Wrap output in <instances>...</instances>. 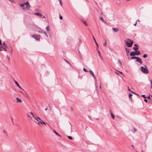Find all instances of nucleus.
<instances>
[{
  "mask_svg": "<svg viewBox=\"0 0 152 152\" xmlns=\"http://www.w3.org/2000/svg\"><path fill=\"white\" fill-rule=\"evenodd\" d=\"M19 6L21 9L25 11L28 10L30 7V5L28 1L23 3L20 4Z\"/></svg>",
  "mask_w": 152,
  "mask_h": 152,
  "instance_id": "1",
  "label": "nucleus"
},
{
  "mask_svg": "<svg viewBox=\"0 0 152 152\" xmlns=\"http://www.w3.org/2000/svg\"><path fill=\"white\" fill-rule=\"evenodd\" d=\"M126 45L128 47H131L133 43V41L129 39H127L124 41Z\"/></svg>",
  "mask_w": 152,
  "mask_h": 152,
  "instance_id": "2",
  "label": "nucleus"
},
{
  "mask_svg": "<svg viewBox=\"0 0 152 152\" xmlns=\"http://www.w3.org/2000/svg\"><path fill=\"white\" fill-rule=\"evenodd\" d=\"M141 71L145 74H147L148 73V70L146 66H144V67L141 66L140 68Z\"/></svg>",
  "mask_w": 152,
  "mask_h": 152,
  "instance_id": "3",
  "label": "nucleus"
},
{
  "mask_svg": "<svg viewBox=\"0 0 152 152\" xmlns=\"http://www.w3.org/2000/svg\"><path fill=\"white\" fill-rule=\"evenodd\" d=\"M32 37L35 39L39 40L40 39V36L39 35L33 34Z\"/></svg>",
  "mask_w": 152,
  "mask_h": 152,
  "instance_id": "4",
  "label": "nucleus"
},
{
  "mask_svg": "<svg viewBox=\"0 0 152 152\" xmlns=\"http://www.w3.org/2000/svg\"><path fill=\"white\" fill-rule=\"evenodd\" d=\"M136 59L137 62H139L141 64H142V62L141 59L140 58L137 57Z\"/></svg>",
  "mask_w": 152,
  "mask_h": 152,
  "instance_id": "5",
  "label": "nucleus"
},
{
  "mask_svg": "<svg viewBox=\"0 0 152 152\" xmlns=\"http://www.w3.org/2000/svg\"><path fill=\"white\" fill-rule=\"evenodd\" d=\"M89 72L91 75L93 77L94 79H96V78L95 76H94V73L91 70H89Z\"/></svg>",
  "mask_w": 152,
  "mask_h": 152,
  "instance_id": "6",
  "label": "nucleus"
},
{
  "mask_svg": "<svg viewBox=\"0 0 152 152\" xmlns=\"http://www.w3.org/2000/svg\"><path fill=\"white\" fill-rule=\"evenodd\" d=\"M15 83L16 84V85L17 86L20 88L22 89L24 91V90L20 86L18 83L15 80Z\"/></svg>",
  "mask_w": 152,
  "mask_h": 152,
  "instance_id": "7",
  "label": "nucleus"
},
{
  "mask_svg": "<svg viewBox=\"0 0 152 152\" xmlns=\"http://www.w3.org/2000/svg\"><path fill=\"white\" fill-rule=\"evenodd\" d=\"M130 55L131 56H133L136 55L135 51H132L130 53Z\"/></svg>",
  "mask_w": 152,
  "mask_h": 152,
  "instance_id": "8",
  "label": "nucleus"
},
{
  "mask_svg": "<svg viewBox=\"0 0 152 152\" xmlns=\"http://www.w3.org/2000/svg\"><path fill=\"white\" fill-rule=\"evenodd\" d=\"M34 15H37V16H39V17H42V15L41 14H40L39 13H38V12H37V13H34Z\"/></svg>",
  "mask_w": 152,
  "mask_h": 152,
  "instance_id": "9",
  "label": "nucleus"
},
{
  "mask_svg": "<svg viewBox=\"0 0 152 152\" xmlns=\"http://www.w3.org/2000/svg\"><path fill=\"white\" fill-rule=\"evenodd\" d=\"M125 49H126V56H129V50L126 48H125Z\"/></svg>",
  "mask_w": 152,
  "mask_h": 152,
  "instance_id": "10",
  "label": "nucleus"
},
{
  "mask_svg": "<svg viewBox=\"0 0 152 152\" xmlns=\"http://www.w3.org/2000/svg\"><path fill=\"white\" fill-rule=\"evenodd\" d=\"M81 21H82V22L86 26H87V24L86 22V20H85L84 19H82L81 20Z\"/></svg>",
  "mask_w": 152,
  "mask_h": 152,
  "instance_id": "11",
  "label": "nucleus"
},
{
  "mask_svg": "<svg viewBox=\"0 0 152 152\" xmlns=\"http://www.w3.org/2000/svg\"><path fill=\"white\" fill-rule=\"evenodd\" d=\"M38 32L39 33L45 34V33L44 32L45 31L41 29L38 30Z\"/></svg>",
  "mask_w": 152,
  "mask_h": 152,
  "instance_id": "12",
  "label": "nucleus"
},
{
  "mask_svg": "<svg viewBox=\"0 0 152 152\" xmlns=\"http://www.w3.org/2000/svg\"><path fill=\"white\" fill-rule=\"evenodd\" d=\"M16 99L17 100V102H20V103L22 102V101L21 100V99H19L18 97H17L16 98Z\"/></svg>",
  "mask_w": 152,
  "mask_h": 152,
  "instance_id": "13",
  "label": "nucleus"
},
{
  "mask_svg": "<svg viewBox=\"0 0 152 152\" xmlns=\"http://www.w3.org/2000/svg\"><path fill=\"white\" fill-rule=\"evenodd\" d=\"M100 20L102 21L103 23H106V22L105 21L104 19H103V18L102 17H100Z\"/></svg>",
  "mask_w": 152,
  "mask_h": 152,
  "instance_id": "14",
  "label": "nucleus"
},
{
  "mask_svg": "<svg viewBox=\"0 0 152 152\" xmlns=\"http://www.w3.org/2000/svg\"><path fill=\"white\" fill-rule=\"evenodd\" d=\"M112 29L115 32H116L118 31V29L117 28H113Z\"/></svg>",
  "mask_w": 152,
  "mask_h": 152,
  "instance_id": "15",
  "label": "nucleus"
},
{
  "mask_svg": "<svg viewBox=\"0 0 152 152\" xmlns=\"http://www.w3.org/2000/svg\"><path fill=\"white\" fill-rule=\"evenodd\" d=\"M136 131V129L135 128H133L131 130V132H132L133 133H134Z\"/></svg>",
  "mask_w": 152,
  "mask_h": 152,
  "instance_id": "16",
  "label": "nucleus"
},
{
  "mask_svg": "<svg viewBox=\"0 0 152 152\" xmlns=\"http://www.w3.org/2000/svg\"><path fill=\"white\" fill-rule=\"evenodd\" d=\"M1 47H7V45H6V44H5V42H3Z\"/></svg>",
  "mask_w": 152,
  "mask_h": 152,
  "instance_id": "17",
  "label": "nucleus"
},
{
  "mask_svg": "<svg viewBox=\"0 0 152 152\" xmlns=\"http://www.w3.org/2000/svg\"><path fill=\"white\" fill-rule=\"evenodd\" d=\"M50 30V27L49 26H48L46 27V30L47 31H49Z\"/></svg>",
  "mask_w": 152,
  "mask_h": 152,
  "instance_id": "18",
  "label": "nucleus"
},
{
  "mask_svg": "<svg viewBox=\"0 0 152 152\" xmlns=\"http://www.w3.org/2000/svg\"><path fill=\"white\" fill-rule=\"evenodd\" d=\"M135 52H136V55H139L140 54V53L139 51H137V50Z\"/></svg>",
  "mask_w": 152,
  "mask_h": 152,
  "instance_id": "19",
  "label": "nucleus"
},
{
  "mask_svg": "<svg viewBox=\"0 0 152 152\" xmlns=\"http://www.w3.org/2000/svg\"><path fill=\"white\" fill-rule=\"evenodd\" d=\"M34 118H35V119H36V120L38 121V124H39V120H38V119H39V120H41L40 118L39 117H37V118L34 117Z\"/></svg>",
  "mask_w": 152,
  "mask_h": 152,
  "instance_id": "20",
  "label": "nucleus"
},
{
  "mask_svg": "<svg viewBox=\"0 0 152 152\" xmlns=\"http://www.w3.org/2000/svg\"><path fill=\"white\" fill-rule=\"evenodd\" d=\"M93 39H94V41H95V44H96V46H97V47H99V46H98V44H97V43L96 42V40H95V39L94 38V36H93Z\"/></svg>",
  "mask_w": 152,
  "mask_h": 152,
  "instance_id": "21",
  "label": "nucleus"
},
{
  "mask_svg": "<svg viewBox=\"0 0 152 152\" xmlns=\"http://www.w3.org/2000/svg\"><path fill=\"white\" fill-rule=\"evenodd\" d=\"M41 121H39V123H40L41 124H46L45 123L42 121L41 119L40 120Z\"/></svg>",
  "mask_w": 152,
  "mask_h": 152,
  "instance_id": "22",
  "label": "nucleus"
},
{
  "mask_svg": "<svg viewBox=\"0 0 152 152\" xmlns=\"http://www.w3.org/2000/svg\"><path fill=\"white\" fill-rule=\"evenodd\" d=\"M133 49L134 50L137 51L138 49V47H134L133 48Z\"/></svg>",
  "mask_w": 152,
  "mask_h": 152,
  "instance_id": "23",
  "label": "nucleus"
},
{
  "mask_svg": "<svg viewBox=\"0 0 152 152\" xmlns=\"http://www.w3.org/2000/svg\"><path fill=\"white\" fill-rule=\"evenodd\" d=\"M132 96V94H129V98L130 100H131V99H132L131 97Z\"/></svg>",
  "mask_w": 152,
  "mask_h": 152,
  "instance_id": "24",
  "label": "nucleus"
},
{
  "mask_svg": "<svg viewBox=\"0 0 152 152\" xmlns=\"http://www.w3.org/2000/svg\"><path fill=\"white\" fill-rule=\"evenodd\" d=\"M53 132L57 135H58L59 137H61V136L59 134L56 132L55 131L53 130Z\"/></svg>",
  "mask_w": 152,
  "mask_h": 152,
  "instance_id": "25",
  "label": "nucleus"
},
{
  "mask_svg": "<svg viewBox=\"0 0 152 152\" xmlns=\"http://www.w3.org/2000/svg\"><path fill=\"white\" fill-rule=\"evenodd\" d=\"M98 53L99 54V56L101 58H102V56H101L100 52L99 51V50H98Z\"/></svg>",
  "mask_w": 152,
  "mask_h": 152,
  "instance_id": "26",
  "label": "nucleus"
},
{
  "mask_svg": "<svg viewBox=\"0 0 152 152\" xmlns=\"http://www.w3.org/2000/svg\"><path fill=\"white\" fill-rule=\"evenodd\" d=\"M147 56H148L146 54H144L143 56V58H146L147 57Z\"/></svg>",
  "mask_w": 152,
  "mask_h": 152,
  "instance_id": "27",
  "label": "nucleus"
},
{
  "mask_svg": "<svg viewBox=\"0 0 152 152\" xmlns=\"http://www.w3.org/2000/svg\"><path fill=\"white\" fill-rule=\"evenodd\" d=\"M111 115L112 117L113 118V119H114V115L112 113H111Z\"/></svg>",
  "mask_w": 152,
  "mask_h": 152,
  "instance_id": "28",
  "label": "nucleus"
},
{
  "mask_svg": "<svg viewBox=\"0 0 152 152\" xmlns=\"http://www.w3.org/2000/svg\"><path fill=\"white\" fill-rule=\"evenodd\" d=\"M67 137L69 139L71 140H72V138L71 136H68Z\"/></svg>",
  "mask_w": 152,
  "mask_h": 152,
  "instance_id": "29",
  "label": "nucleus"
},
{
  "mask_svg": "<svg viewBox=\"0 0 152 152\" xmlns=\"http://www.w3.org/2000/svg\"><path fill=\"white\" fill-rule=\"evenodd\" d=\"M136 58H137V57L133 56V57H132L131 58V59H136Z\"/></svg>",
  "mask_w": 152,
  "mask_h": 152,
  "instance_id": "30",
  "label": "nucleus"
},
{
  "mask_svg": "<svg viewBox=\"0 0 152 152\" xmlns=\"http://www.w3.org/2000/svg\"><path fill=\"white\" fill-rule=\"evenodd\" d=\"M118 62L120 64V66H121V65H122V63L120 61V60H118Z\"/></svg>",
  "mask_w": 152,
  "mask_h": 152,
  "instance_id": "31",
  "label": "nucleus"
},
{
  "mask_svg": "<svg viewBox=\"0 0 152 152\" xmlns=\"http://www.w3.org/2000/svg\"><path fill=\"white\" fill-rule=\"evenodd\" d=\"M1 48L4 49L5 51H7V50L6 49V47H1Z\"/></svg>",
  "mask_w": 152,
  "mask_h": 152,
  "instance_id": "32",
  "label": "nucleus"
},
{
  "mask_svg": "<svg viewBox=\"0 0 152 152\" xmlns=\"http://www.w3.org/2000/svg\"><path fill=\"white\" fill-rule=\"evenodd\" d=\"M64 60L66 61V62H67L69 65H71L70 64V63L68 61H67L65 59H64Z\"/></svg>",
  "mask_w": 152,
  "mask_h": 152,
  "instance_id": "33",
  "label": "nucleus"
},
{
  "mask_svg": "<svg viewBox=\"0 0 152 152\" xmlns=\"http://www.w3.org/2000/svg\"><path fill=\"white\" fill-rule=\"evenodd\" d=\"M59 2L60 3V5L62 6V1L61 0H59Z\"/></svg>",
  "mask_w": 152,
  "mask_h": 152,
  "instance_id": "34",
  "label": "nucleus"
},
{
  "mask_svg": "<svg viewBox=\"0 0 152 152\" xmlns=\"http://www.w3.org/2000/svg\"><path fill=\"white\" fill-rule=\"evenodd\" d=\"M106 41H105V42L103 43V45L104 46H106L107 43H106Z\"/></svg>",
  "mask_w": 152,
  "mask_h": 152,
  "instance_id": "35",
  "label": "nucleus"
},
{
  "mask_svg": "<svg viewBox=\"0 0 152 152\" xmlns=\"http://www.w3.org/2000/svg\"><path fill=\"white\" fill-rule=\"evenodd\" d=\"M83 70L85 72H88V71L87 70H86V69H85L84 68H83Z\"/></svg>",
  "mask_w": 152,
  "mask_h": 152,
  "instance_id": "36",
  "label": "nucleus"
},
{
  "mask_svg": "<svg viewBox=\"0 0 152 152\" xmlns=\"http://www.w3.org/2000/svg\"><path fill=\"white\" fill-rule=\"evenodd\" d=\"M141 96L143 97V98H146V97L145 96V95H142Z\"/></svg>",
  "mask_w": 152,
  "mask_h": 152,
  "instance_id": "37",
  "label": "nucleus"
},
{
  "mask_svg": "<svg viewBox=\"0 0 152 152\" xmlns=\"http://www.w3.org/2000/svg\"><path fill=\"white\" fill-rule=\"evenodd\" d=\"M59 15H60V16H59V18H60V20H62L63 19L61 15H60V14H59Z\"/></svg>",
  "mask_w": 152,
  "mask_h": 152,
  "instance_id": "38",
  "label": "nucleus"
},
{
  "mask_svg": "<svg viewBox=\"0 0 152 152\" xmlns=\"http://www.w3.org/2000/svg\"><path fill=\"white\" fill-rule=\"evenodd\" d=\"M30 113V114H31V115H32V116H33V117H34V114H33V113L32 112H31Z\"/></svg>",
  "mask_w": 152,
  "mask_h": 152,
  "instance_id": "39",
  "label": "nucleus"
},
{
  "mask_svg": "<svg viewBox=\"0 0 152 152\" xmlns=\"http://www.w3.org/2000/svg\"><path fill=\"white\" fill-rule=\"evenodd\" d=\"M128 90L129 92H131L132 91L129 88V87H128Z\"/></svg>",
  "mask_w": 152,
  "mask_h": 152,
  "instance_id": "40",
  "label": "nucleus"
},
{
  "mask_svg": "<svg viewBox=\"0 0 152 152\" xmlns=\"http://www.w3.org/2000/svg\"><path fill=\"white\" fill-rule=\"evenodd\" d=\"M44 32L45 33V34H45V35L46 36H47V37H48V36L46 32L45 31Z\"/></svg>",
  "mask_w": 152,
  "mask_h": 152,
  "instance_id": "41",
  "label": "nucleus"
},
{
  "mask_svg": "<svg viewBox=\"0 0 152 152\" xmlns=\"http://www.w3.org/2000/svg\"><path fill=\"white\" fill-rule=\"evenodd\" d=\"M144 101L145 102H147V99H144Z\"/></svg>",
  "mask_w": 152,
  "mask_h": 152,
  "instance_id": "42",
  "label": "nucleus"
},
{
  "mask_svg": "<svg viewBox=\"0 0 152 152\" xmlns=\"http://www.w3.org/2000/svg\"><path fill=\"white\" fill-rule=\"evenodd\" d=\"M134 94L138 96L139 97H140V96L139 95L135 93H134Z\"/></svg>",
  "mask_w": 152,
  "mask_h": 152,
  "instance_id": "43",
  "label": "nucleus"
},
{
  "mask_svg": "<svg viewBox=\"0 0 152 152\" xmlns=\"http://www.w3.org/2000/svg\"><path fill=\"white\" fill-rule=\"evenodd\" d=\"M134 46H135L136 47H138L137 45L136 44H135L134 45Z\"/></svg>",
  "mask_w": 152,
  "mask_h": 152,
  "instance_id": "44",
  "label": "nucleus"
},
{
  "mask_svg": "<svg viewBox=\"0 0 152 152\" xmlns=\"http://www.w3.org/2000/svg\"><path fill=\"white\" fill-rule=\"evenodd\" d=\"M137 24V21L134 24V25L135 26Z\"/></svg>",
  "mask_w": 152,
  "mask_h": 152,
  "instance_id": "45",
  "label": "nucleus"
},
{
  "mask_svg": "<svg viewBox=\"0 0 152 152\" xmlns=\"http://www.w3.org/2000/svg\"><path fill=\"white\" fill-rule=\"evenodd\" d=\"M150 95L148 97V99H150Z\"/></svg>",
  "mask_w": 152,
  "mask_h": 152,
  "instance_id": "46",
  "label": "nucleus"
},
{
  "mask_svg": "<svg viewBox=\"0 0 152 152\" xmlns=\"http://www.w3.org/2000/svg\"><path fill=\"white\" fill-rule=\"evenodd\" d=\"M2 45L1 41L0 40V45Z\"/></svg>",
  "mask_w": 152,
  "mask_h": 152,
  "instance_id": "47",
  "label": "nucleus"
},
{
  "mask_svg": "<svg viewBox=\"0 0 152 152\" xmlns=\"http://www.w3.org/2000/svg\"><path fill=\"white\" fill-rule=\"evenodd\" d=\"M150 81H151V85H152V79Z\"/></svg>",
  "mask_w": 152,
  "mask_h": 152,
  "instance_id": "48",
  "label": "nucleus"
},
{
  "mask_svg": "<svg viewBox=\"0 0 152 152\" xmlns=\"http://www.w3.org/2000/svg\"><path fill=\"white\" fill-rule=\"evenodd\" d=\"M9 1H10L11 2H12L13 0H8Z\"/></svg>",
  "mask_w": 152,
  "mask_h": 152,
  "instance_id": "49",
  "label": "nucleus"
},
{
  "mask_svg": "<svg viewBox=\"0 0 152 152\" xmlns=\"http://www.w3.org/2000/svg\"><path fill=\"white\" fill-rule=\"evenodd\" d=\"M42 18H45V16H44L42 17Z\"/></svg>",
  "mask_w": 152,
  "mask_h": 152,
  "instance_id": "50",
  "label": "nucleus"
},
{
  "mask_svg": "<svg viewBox=\"0 0 152 152\" xmlns=\"http://www.w3.org/2000/svg\"><path fill=\"white\" fill-rule=\"evenodd\" d=\"M99 88H101V84H100Z\"/></svg>",
  "mask_w": 152,
  "mask_h": 152,
  "instance_id": "51",
  "label": "nucleus"
},
{
  "mask_svg": "<svg viewBox=\"0 0 152 152\" xmlns=\"http://www.w3.org/2000/svg\"><path fill=\"white\" fill-rule=\"evenodd\" d=\"M131 92L132 93H133V94H134V92H133V91H131Z\"/></svg>",
  "mask_w": 152,
  "mask_h": 152,
  "instance_id": "52",
  "label": "nucleus"
},
{
  "mask_svg": "<svg viewBox=\"0 0 152 152\" xmlns=\"http://www.w3.org/2000/svg\"><path fill=\"white\" fill-rule=\"evenodd\" d=\"M3 132L4 133H6V132L4 130Z\"/></svg>",
  "mask_w": 152,
  "mask_h": 152,
  "instance_id": "53",
  "label": "nucleus"
},
{
  "mask_svg": "<svg viewBox=\"0 0 152 152\" xmlns=\"http://www.w3.org/2000/svg\"><path fill=\"white\" fill-rule=\"evenodd\" d=\"M2 50L1 49V47H0V51H2Z\"/></svg>",
  "mask_w": 152,
  "mask_h": 152,
  "instance_id": "54",
  "label": "nucleus"
},
{
  "mask_svg": "<svg viewBox=\"0 0 152 152\" xmlns=\"http://www.w3.org/2000/svg\"><path fill=\"white\" fill-rule=\"evenodd\" d=\"M119 73L121 74H122V72H119Z\"/></svg>",
  "mask_w": 152,
  "mask_h": 152,
  "instance_id": "55",
  "label": "nucleus"
},
{
  "mask_svg": "<svg viewBox=\"0 0 152 152\" xmlns=\"http://www.w3.org/2000/svg\"><path fill=\"white\" fill-rule=\"evenodd\" d=\"M28 117H31L30 116V115H28Z\"/></svg>",
  "mask_w": 152,
  "mask_h": 152,
  "instance_id": "56",
  "label": "nucleus"
},
{
  "mask_svg": "<svg viewBox=\"0 0 152 152\" xmlns=\"http://www.w3.org/2000/svg\"><path fill=\"white\" fill-rule=\"evenodd\" d=\"M47 109H48V108H45V110L46 111V110H47Z\"/></svg>",
  "mask_w": 152,
  "mask_h": 152,
  "instance_id": "57",
  "label": "nucleus"
},
{
  "mask_svg": "<svg viewBox=\"0 0 152 152\" xmlns=\"http://www.w3.org/2000/svg\"><path fill=\"white\" fill-rule=\"evenodd\" d=\"M131 146H132V147L134 148V145H131Z\"/></svg>",
  "mask_w": 152,
  "mask_h": 152,
  "instance_id": "58",
  "label": "nucleus"
},
{
  "mask_svg": "<svg viewBox=\"0 0 152 152\" xmlns=\"http://www.w3.org/2000/svg\"><path fill=\"white\" fill-rule=\"evenodd\" d=\"M115 73L116 74H117V75H119V74H118V73H117V72H115Z\"/></svg>",
  "mask_w": 152,
  "mask_h": 152,
  "instance_id": "59",
  "label": "nucleus"
},
{
  "mask_svg": "<svg viewBox=\"0 0 152 152\" xmlns=\"http://www.w3.org/2000/svg\"><path fill=\"white\" fill-rule=\"evenodd\" d=\"M151 88H152V85H151Z\"/></svg>",
  "mask_w": 152,
  "mask_h": 152,
  "instance_id": "60",
  "label": "nucleus"
},
{
  "mask_svg": "<svg viewBox=\"0 0 152 152\" xmlns=\"http://www.w3.org/2000/svg\"><path fill=\"white\" fill-rule=\"evenodd\" d=\"M11 119H12V120H13V118H12V117H11Z\"/></svg>",
  "mask_w": 152,
  "mask_h": 152,
  "instance_id": "61",
  "label": "nucleus"
},
{
  "mask_svg": "<svg viewBox=\"0 0 152 152\" xmlns=\"http://www.w3.org/2000/svg\"><path fill=\"white\" fill-rule=\"evenodd\" d=\"M79 53L80 54V51H79Z\"/></svg>",
  "mask_w": 152,
  "mask_h": 152,
  "instance_id": "62",
  "label": "nucleus"
},
{
  "mask_svg": "<svg viewBox=\"0 0 152 152\" xmlns=\"http://www.w3.org/2000/svg\"><path fill=\"white\" fill-rule=\"evenodd\" d=\"M142 152H143V150H142Z\"/></svg>",
  "mask_w": 152,
  "mask_h": 152,
  "instance_id": "63",
  "label": "nucleus"
},
{
  "mask_svg": "<svg viewBox=\"0 0 152 152\" xmlns=\"http://www.w3.org/2000/svg\"><path fill=\"white\" fill-rule=\"evenodd\" d=\"M151 97H152V95H151Z\"/></svg>",
  "mask_w": 152,
  "mask_h": 152,
  "instance_id": "64",
  "label": "nucleus"
}]
</instances>
